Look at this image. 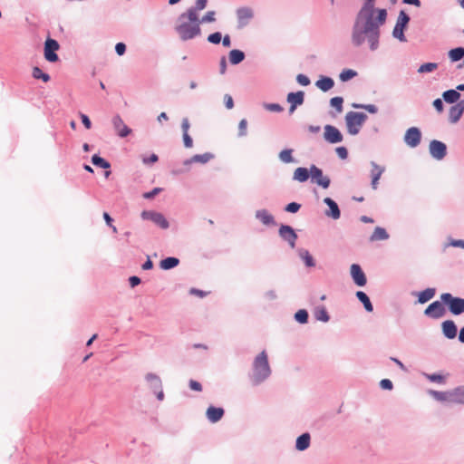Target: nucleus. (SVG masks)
I'll return each instance as SVG.
<instances>
[{
	"mask_svg": "<svg viewBox=\"0 0 464 464\" xmlns=\"http://www.w3.org/2000/svg\"><path fill=\"white\" fill-rule=\"evenodd\" d=\"M255 218L265 226L269 227L275 226L276 224L274 216L265 208L256 210L255 213Z\"/></svg>",
	"mask_w": 464,
	"mask_h": 464,
	"instance_id": "25",
	"label": "nucleus"
},
{
	"mask_svg": "<svg viewBox=\"0 0 464 464\" xmlns=\"http://www.w3.org/2000/svg\"><path fill=\"white\" fill-rule=\"evenodd\" d=\"M280 237L288 243V245L294 248L297 239V234L295 229L289 225H281L278 229Z\"/></svg>",
	"mask_w": 464,
	"mask_h": 464,
	"instance_id": "15",
	"label": "nucleus"
},
{
	"mask_svg": "<svg viewBox=\"0 0 464 464\" xmlns=\"http://www.w3.org/2000/svg\"><path fill=\"white\" fill-rule=\"evenodd\" d=\"M286 101L293 106H301L304 102V92L303 91L289 92L286 96Z\"/></svg>",
	"mask_w": 464,
	"mask_h": 464,
	"instance_id": "28",
	"label": "nucleus"
},
{
	"mask_svg": "<svg viewBox=\"0 0 464 464\" xmlns=\"http://www.w3.org/2000/svg\"><path fill=\"white\" fill-rule=\"evenodd\" d=\"M315 86L325 92L334 86V81L329 76H321L315 82Z\"/></svg>",
	"mask_w": 464,
	"mask_h": 464,
	"instance_id": "30",
	"label": "nucleus"
},
{
	"mask_svg": "<svg viewBox=\"0 0 464 464\" xmlns=\"http://www.w3.org/2000/svg\"><path fill=\"white\" fill-rule=\"evenodd\" d=\"M296 82L302 86H308L311 83L309 77L302 73L296 76Z\"/></svg>",
	"mask_w": 464,
	"mask_h": 464,
	"instance_id": "56",
	"label": "nucleus"
},
{
	"mask_svg": "<svg viewBox=\"0 0 464 464\" xmlns=\"http://www.w3.org/2000/svg\"><path fill=\"white\" fill-rule=\"evenodd\" d=\"M324 203L328 207V209L324 211V215L334 220L339 219L341 217V210L338 204L329 197L324 198Z\"/></svg>",
	"mask_w": 464,
	"mask_h": 464,
	"instance_id": "19",
	"label": "nucleus"
},
{
	"mask_svg": "<svg viewBox=\"0 0 464 464\" xmlns=\"http://www.w3.org/2000/svg\"><path fill=\"white\" fill-rule=\"evenodd\" d=\"M264 108L269 111L281 112L284 108L279 103H264Z\"/></svg>",
	"mask_w": 464,
	"mask_h": 464,
	"instance_id": "55",
	"label": "nucleus"
},
{
	"mask_svg": "<svg viewBox=\"0 0 464 464\" xmlns=\"http://www.w3.org/2000/svg\"><path fill=\"white\" fill-rule=\"evenodd\" d=\"M254 16L253 10L249 7H240L237 10L238 27H245Z\"/></svg>",
	"mask_w": 464,
	"mask_h": 464,
	"instance_id": "20",
	"label": "nucleus"
},
{
	"mask_svg": "<svg viewBox=\"0 0 464 464\" xmlns=\"http://www.w3.org/2000/svg\"><path fill=\"white\" fill-rule=\"evenodd\" d=\"M356 297L363 304V307L367 312L371 313L373 311V305L366 293L363 291H357Z\"/></svg>",
	"mask_w": 464,
	"mask_h": 464,
	"instance_id": "39",
	"label": "nucleus"
},
{
	"mask_svg": "<svg viewBox=\"0 0 464 464\" xmlns=\"http://www.w3.org/2000/svg\"><path fill=\"white\" fill-rule=\"evenodd\" d=\"M295 320L301 324H305L308 323L309 314L305 309H299L294 315Z\"/></svg>",
	"mask_w": 464,
	"mask_h": 464,
	"instance_id": "44",
	"label": "nucleus"
},
{
	"mask_svg": "<svg viewBox=\"0 0 464 464\" xmlns=\"http://www.w3.org/2000/svg\"><path fill=\"white\" fill-rule=\"evenodd\" d=\"M368 116L364 112L349 111L345 115V124L350 135H357Z\"/></svg>",
	"mask_w": 464,
	"mask_h": 464,
	"instance_id": "3",
	"label": "nucleus"
},
{
	"mask_svg": "<svg viewBox=\"0 0 464 464\" xmlns=\"http://www.w3.org/2000/svg\"><path fill=\"white\" fill-rule=\"evenodd\" d=\"M175 31L179 34L181 41H188L196 38L201 34L200 25L198 24H191L187 21H179L176 25Z\"/></svg>",
	"mask_w": 464,
	"mask_h": 464,
	"instance_id": "4",
	"label": "nucleus"
},
{
	"mask_svg": "<svg viewBox=\"0 0 464 464\" xmlns=\"http://www.w3.org/2000/svg\"><path fill=\"white\" fill-rule=\"evenodd\" d=\"M246 58V54L243 51L238 49H233L228 53L229 63L232 65H237L242 63Z\"/></svg>",
	"mask_w": 464,
	"mask_h": 464,
	"instance_id": "31",
	"label": "nucleus"
},
{
	"mask_svg": "<svg viewBox=\"0 0 464 464\" xmlns=\"http://www.w3.org/2000/svg\"><path fill=\"white\" fill-rule=\"evenodd\" d=\"M179 265V259L175 256H168L166 258H163L160 262V267L162 270H170L175 268Z\"/></svg>",
	"mask_w": 464,
	"mask_h": 464,
	"instance_id": "33",
	"label": "nucleus"
},
{
	"mask_svg": "<svg viewBox=\"0 0 464 464\" xmlns=\"http://www.w3.org/2000/svg\"><path fill=\"white\" fill-rule=\"evenodd\" d=\"M215 15H216L215 11H208L200 19L201 24L215 22V20H216Z\"/></svg>",
	"mask_w": 464,
	"mask_h": 464,
	"instance_id": "54",
	"label": "nucleus"
},
{
	"mask_svg": "<svg viewBox=\"0 0 464 464\" xmlns=\"http://www.w3.org/2000/svg\"><path fill=\"white\" fill-rule=\"evenodd\" d=\"M429 150L433 159L441 160L447 155V145L440 140H432L430 142Z\"/></svg>",
	"mask_w": 464,
	"mask_h": 464,
	"instance_id": "11",
	"label": "nucleus"
},
{
	"mask_svg": "<svg viewBox=\"0 0 464 464\" xmlns=\"http://www.w3.org/2000/svg\"><path fill=\"white\" fill-rule=\"evenodd\" d=\"M215 158V155L211 152H205L203 154H196L189 159L183 161L184 166H189L193 163L206 164Z\"/></svg>",
	"mask_w": 464,
	"mask_h": 464,
	"instance_id": "23",
	"label": "nucleus"
},
{
	"mask_svg": "<svg viewBox=\"0 0 464 464\" xmlns=\"http://www.w3.org/2000/svg\"><path fill=\"white\" fill-rule=\"evenodd\" d=\"M460 98V93L457 91V89H450L442 93V99L445 102L453 104L457 102Z\"/></svg>",
	"mask_w": 464,
	"mask_h": 464,
	"instance_id": "32",
	"label": "nucleus"
},
{
	"mask_svg": "<svg viewBox=\"0 0 464 464\" xmlns=\"http://www.w3.org/2000/svg\"><path fill=\"white\" fill-rule=\"evenodd\" d=\"M301 204L297 202H290L285 207V211L288 213H296L300 210Z\"/></svg>",
	"mask_w": 464,
	"mask_h": 464,
	"instance_id": "53",
	"label": "nucleus"
},
{
	"mask_svg": "<svg viewBox=\"0 0 464 464\" xmlns=\"http://www.w3.org/2000/svg\"><path fill=\"white\" fill-rule=\"evenodd\" d=\"M33 77L34 79H41L43 82H47L50 81V75L44 72L39 67L35 66L33 68Z\"/></svg>",
	"mask_w": 464,
	"mask_h": 464,
	"instance_id": "45",
	"label": "nucleus"
},
{
	"mask_svg": "<svg viewBox=\"0 0 464 464\" xmlns=\"http://www.w3.org/2000/svg\"><path fill=\"white\" fill-rule=\"evenodd\" d=\"M338 157L342 160H346L348 157V150L345 147L341 146L335 149Z\"/></svg>",
	"mask_w": 464,
	"mask_h": 464,
	"instance_id": "59",
	"label": "nucleus"
},
{
	"mask_svg": "<svg viewBox=\"0 0 464 464\" xmlns=\"http://www.w3.org/2000/svg\"><path fill=\"white\" fill-rule=\"evenodd\" d=\"M162 190L161 188H154L152 190L145 192L143 194V198L146 199H152L154 198L160 191Z\"/></svg>",
	"mask_w": 464,
	"mask_h": 464,
	"instance_id": "58",
	"label": "nucleus"
},
{
	"mask_svg": "<svg viewBox=\"0 0 464 464\" xmlns=\"http://www.w3.org/2000/svg\"><path fill=\"white\" fill-rule=\"evenodd\" d=\"M464 112L460 110H459V108L456 106V105H452L450 108V111H449V121L450 123H457L459 119L461 118L462 114Z\"/></svg>",
	"mask_w": 464,
	"mask_h": 464,
	"instance_id": "42",
	"label": "nucleus"
},
{
	"mask_svg": "<svg viewBox=\"0 0 464 464\" xmlns=\"http://www.w3.org/2000/svg\"><path fill=\"white\" fill-rule=\"evenodd\" d=\"M272 375V369L266 350L260 352L253 360L248 379L252 386L256 387L266 382Z\"/></svg>",
	"mask_w": 464,
	"mask_h": 464,
	"instance_id": "2",
	"label": "nucleus"
},
{
	"mask_svg": "<svg viewBox=\"0 0 464 464\" xmlns=\"http://www.w3.org/2000/svg\"><path fill=\"white\" fill-rule=\"evenodd\" d=\"M343 97L335 96L330 100V105L332 107H334L336 110V111L339 113L343 111Z\"/></svg>",
	"mask_w": 464,
	"mask_h": 464,
	"instance_id": "47",
	"label": "nucleus"
},
{
	"mask_svg": "<svg viewBox=\"0 0 464 464\" xmlns=\"http://www.w3.org/2000/svg\"><path fill=\"white\" fill-rule=\"evenodd\" d=\"M464 47L459 46L452 48L448 52V57L451 63H457L463 59Z\"/></svg>",
	"mask_w": 464,
	"mask_h": 464,
	"instance_id": "38",
	"label": "nucleus"
},
{
	"mask_svg": "<svg viewBox=\"0 0 464 464\" xmlns=\"http://www.w3.org/2000/svg\"><path fill=\"white\" fill-rule=\"evenodd\" d=\"M112 126L117 132V135L121 138H125L131 133V129L129 128L119 114L113 116Z\"/></svg>",
	"mask_w": 464,
	"mask_h": 464,
	"instance_id": "16",
	"label": "nucleus"
},
{
	"mask_svg": "<svg viewBox=\"0 0 464 464\" xmlns=\"http://www.w3.org/2000/svg\"><path fill=\"white\" fill-rule=\"evenodd\" d=\"M425 377L430 381V382H439V383H442L444 382L445 381V378L444 376H442L441 374H439V373H426L425 374Z\"/></svg>",
	"mask_w": 464,
	"mask_h": 464,
	"instance_id": "51",
	"label": "nucleus"
},
{
	"mask_svg": "<svg viewBox=\"0 0 464 464\" xmlns=\"http://www.w3.org/2000/svg\"><path fill=\"white\" fill-rule=\"evenodd\" d=\"M80 118H81V121H82L83 126L86 129L90 130L92 128V121H91L90 118L86 114L82 113V112L80 113Z\"/></svg>",
	"mask_w": 464,
	"mask_h": 464,
	"instance_id": "64",
	"label": "nucleus"
},
{
	"mask_svg": "<svg viewBox=\"0 0 464 464\" xmlns=\"http://www.w3.org/2000/svg\"><path fill=\"white\" fill-rule=\"evenodd\" d=\"M145 380L149 383V386L152 392H157L160 387H162L161 379L155 373H147L145 375Z\"/></svg>",
	"mask_w": 464,
	"mask_h": 464,
	"instance_id": "29",
	"label": "nucleus"
},
{
	"mask_svg": "<svg viewBox=\"0 0 464 464\" xmlns=\"http://www.w3.org/2000/svg\"><path fill=\"white\" fill-rule=\"evenodd\" d=\"M435 294H436L435 288H431V287L426 288L425 290L418 293V302L420 304H425V303L429 302L430 299H432L433 296L435 295Z\"/></svg>",
	"mask_w": 464,
	"mask_h": 464,
	"instance_id": "37",
	"label": "nucleus"
},
{
	"mask_svg": "<svg viewBox=\"0 0 464 464\" xmlns=\"http://www.w3.org/2000/svg\"><path fill=\"white\" fill-rule=\"evenodd\" d=\"M140 217L144 220H150L155 225L162 229H167L169 227V223L163 214L154 210H143Z\"/></svg>",
	"mask_w": 464,
	"mask_h": 464,
	"instance_id": "8",
	"label": "nucleus"
},
{
	"mask_svg": "<svg viewBox=\"0 0 464 464\" xmlns=\"http://www.w3.org/2000/svg\"><path fill=\"white\" fill-rule=\"evenodd\" d=\"M404 142L411 148L419 146L421 140V131L417 127L409 128L403 138Z\"/></svg>",
	"mask_w": 464,
	"mask_h": 464,
	"instance_id": "12",
	"label": "nucleus"
},
{
	"mask_svg": "<svg viewBox=\"0 0 464 464\" xmlns=\"http://www.w3.org/2000/svg\"><path fill=\"white\" fill-rule=\"evenodd\" d=\"M311 176V168L307 169L304 167H298L295 169L293 174V179L298 182L304 183L308 180Z\"/></svg>",
	"mask_w": 464,
	"mask_h": 464,
	"instance_id": "27",
	"label": "nucleus"
},
{
	"mask_svg": "<svg viewBox=\"0 0 464 464\" xmlns=\"http://www.w3.org/2000/svg\"><path fill=\"white\" fill-rule=\"evenodd\" d=\"M441 331L447 339H454L458 334V328L454 321L446 320L441 324Z\"/></svg>",
	"mask_w": 464,
	"mask_h": 464,
	"instance_id": "24",
	"label": "nucleus"
},
{
	"mask_svg": "<svg viewBox=\"0 0 464 464\" xmlns=\"http://www.w3.org/2000/svg\"><path fill=\"white\" fill-rule=\"evenodd\" d=\"M293 149H285L281 150L278 154L280 161L285 164L295 162V160L293 157Z\"/></svg>",
	"mask_w": 464,
	"mask_h": 464,
	"instance_id": "41",
	"label": "nucleus"
},
{
	"mask_svg": "<svg viewBox=\"0 0 464 464\" xmlns=\"http://www.w3.org/2000/svg\"><path fill=\"white\" fill-rule=\"evenodd\" d=\"M311 435L308 432H304L298 436L295 440V449L298 451H304L310 447Z\"/></svg>",
	"mask_w": 464,
	"mask_h": 464,
	"instance_id": "26",
	"label": "nucleus"
},
{
	"mask_svg": "<svg viewBox=\"0 0 464 464\" xmlns=\"http://www.w3.org/2000/svg\"><path fill=\"white\" fill-rule=\"evenodd\" d=\"M189 294L192 295H197L200 298H204L208 295V292L194 287L189 289Z\"/></svg>",
	"mask_w": 464,
	"mask_h": 464,
	"instance_id": "61",
	"label": "nucleus"
},
{
	"mask_svg": "<svg viewBox=\"0 0 464 464\" xmlns=\"http://www.w3.org/2000/svg\"><path fill=\"white\" fill-rule=\"evenodd\" d=\"M437 68H438V63H426L421 64L419 67L418 72L419 73L431 72L434 70H436Z\"/></svg>",
	"mask_w": 464,
	"mask_h": 464,
	"instance_id": "48",
	"label": "nucleus"
},
{
	"mask_svg": "<svg viewBox=\"0 0 464 464\" xmlns=\"http://www.w3.org/2000/svg\"><path fill=\"white\" fill-rule=\"evenodd\" d=\"M200 12L198 9H195L194 6L189 7L186 12L180 14L178 17V21H187L191 24H198L200 25L201 22L198 13Z\"/></svg>",
	"mask_w": 464,
	"mask_h": 464,
	"instance_id": "21",
	"label": "nucleus"
},
{
	"mask_svg": "<svg viewBox=\"0 0 464 464\" xmlns=\"http://www.w3.org/2000/svg\"><path fill=\"white\" fill-rule=\"evenodd\" d=\"M225 414V410L222 407H216L210 405L206 411V417L211 423L219 421Z\"/></svg>",
	"mask_w": 464,
	"mask_h": 464,
	"instance_id": "22",
	"label": "nucleus"
},
{
	"mask_svg": "<svg viewBox=\"0 0 464 464\" xmlns=\"http://www.w3.org/2000/svg\"><path fill=\"white\" fill-rule=\"evenodd\" d=\"M350 271L353 281L357 286L362 287L366 285L367 278L360 265L353 264Z\"/></svg>",
	"mask_w": 464,
	"mask_h": 464,
	"instance_id": "17",
	"label": "nucleus"
},
{
	"mask_svg": "<svg viewBox=\"0 0 464 464\" xmlns=\"http://www.w3.org/2000/svg\"><path fill=\"white\" fill-rule=\"evenodd\" d=\"M387 19L386 9H377V15L356 14L351 33V43L358 48L367 43L371 51L380 45L381 29Z\"/></svg>",
	"mask_w": 464,
	"mask_h": 464,
	"instance_id": "1",
	"label": "nucleus"
},
{
	"mask_svg": "<svg viewBox=\"0 0 464 464\" xmlns=\"http://www.w3.org/2000/svg\"><path fill=\"white\" fill-rule=\"evenodd\" d=\"M440 299L452 314L459 315L464 313V298L453 296L450 293H443Z\"/></svg>",
	"mask_w": 464,
	"mask_h": 464,
	"instance_id": "5",
	"label": "nucleus"
},
{
	"mask_svg": "<svg viewBox=\"0 0 464 464\" xmlns=\"http://www.w3.org/2000/svg\"><path fill=\"white\" fill-rule=\"evenodd\" d=\"M324 138L327 142L336 144L343 141V136L335 126L327 124L324 126Z\"/></svg>",
	"mask_w": 464,
	"mask_h": 464,
	"instance_id": "13",
	"label": "nucleus"
},
{
	"mask_svg": "<svg viewBox=\"0 0 464 464\" xmlns=\"http://www.w3.org/2000/svg\"><path fill=\"white\" fill-rule=\"evenodd\" d=\"M377 9L374 6V0H365L364 4L357 13L358 14L372 15L377 13Z\"/></svg>",
	"mask_w": 464,
	"mask_h": 464,
	"instance_id": "34",
	"label": "nucleus"
},
{
	"mask_svg": "<svg viewBox=\"0 0 464 464\" xmlns=\"http://www.w3.org/2000/svg\"><path fill=\"white\" fill-rule=\"evenodd\" d=\"M389 237H390V236L385 228H383L382 227H376L374 228L373 233L370 237V241L371 242L381 241V240L382 241V240H387Z\"/></svg>",
	"mask_w": 464,
	"mask_h": 464,
	"instance_id": "36",
	"label": "nucleus"
},
{
	"mask_svg": "<svg viewBox=\"0 0 464 464\" xmlns=\"http://www.w3.org/2000/svg\"><path fill=\"white\" fill-rule=\"evenodd\" d=\"M115 52L119 56H122L126 53V44L124 43H117Z\"/></svg>",
	"mask_w": 464,
	"mask_h": 464,
	"instance_id": "62",
	"label": "nucleus"
},
{
	"mask_svg": "<svg viewBox=\"0 0 464 464\" xmlns=\"http://www.w3.org/2000/svg\"><path fill=\"white\" fill-rule=\"evenodd\" d=\"M158 160H159V157L155 153H152L150 157H144L142 159V162L146 165L153 164V163L157 162Z\"/></svg>",
	"mask_w": 464,
	"mask_h": 464,
	"instance_id": "63",
	"label": "nucleus"
},
{
	"mask_svg": "<svg viewBox=\"0 0 464 464\" xmlns=\"http://www.w3.org/2000/svg\"><path fill=\"white\" fill-rule=\"evenodd\" d=\"M312 180L323 188H328L331 184V179L328 176L323 174V170L315 165H311Z\"/></svg>",
	"mask_w": 464,
	"mask_h": 464,
	"instance_id": "14",
	"label": "nucleus"
},
{
	"mask_svg": "<svg viewBox=\"0 0 464 464\" xmlns=\"http://www.w3.org/2000/svg\"><path fill=\"white\" fill-rule=\"evenodd\" d=\"M297 252L299 257L304 261L306 267L315 266V261L307 249L299 248Z\"/></svg>",
	"mask_w": 464,
	"mask_h": 464,
	"instance_id": "35",
	"label": "nucleus"
},
{
	"mask_svg": "<svg viewBox=\"0 0 464 464\" xmlns=\"http://www.w3.org/2000/svg\"><path fill=\"white\" fill-rule=\"evenodd\" d=\"M92 163L101 169H108L111 168V163L105 159L102 158L98 154H94L92 157Z\"/></svg>",
	"mask_w": 464,
	"mask_h": 464,
	"instance_id": "43",
	"label": "nucleus"
},
{
	"mask_svg": "<svg viewBox=\"0 0 464 464\" xmlns=\"http://www.w3.org/2000/svg\"><path fill=\"white\" fill-rule=\"evenodd\" d=\"M459 386L447 392L430 390L429 393L438 401L461 404Z\"/></svg>",
	"mask_w": 464,
	"mask_h": 464,
	"instance_id": "6",
	"label": "nucleus"
},
{
	"mask_svg": "<svg viewBox=\"0 0 464 464\" xmlns=\"http://www.w3.org/2000/svg\"><path fill=\"white\" fill-rule=\"evenodd\" d=\"M314 315L317 321L327 323L330 320V315L324 305L316 306Z\"/></svg>",
	"mask_w": 464,
	"mask_h": 464,
	"instance_id": "40",
	"label": "nucleus"
},
{
	"mask_svg": "<svg viewBox=\"0 0 464 464\" xmlns=\"http://www.w3.org/2000/svg\"><path fill=\"white\" fill-rule=\"evenodd\" d=\"M444 305L441 300L434 301L426 307L424 315L432 319L441 318L446 313Z\"/></svg>",
	"mask_w": 464,
	"mask_h": 464,
	"instance_id": "10",
	"label": "nucleus"
},
{
	"mask_svg": "<svg viewBox=\"0 0 464 464\" xmlns=\"http://www.w3.org/2000/svg\"><path fill=\"white\" fill-rule=\"evenodd\" d=\"M357 75V72L353 69H344L339 75L342 82H348Z\"/></svg>",
	"mask_w": 464,
	"mask_h": 464,
	"instance_id": "46",
	"label": "nucleus"
},
{
	"mask_svg": "<svg viewBox=\"0 0 464 464\" xmlns=\"http://www.w3.org/2000/svg\"><path fill=\"white\" fill-rule=\"evenodd\" d=\"M371 187L372 189L378 188L379 179L385 171V167L377 164L375 161H371Z\"/></svg>",
	"mask_w": 464,
	"mask_h": 464,
	"instance_id": "18",
	"label": "nucleus"
},
{
	"mask_svg": "<svg viewBox=\"0 0 464 464\" xmlns=\"http://www.w3.org/2000/svg\"><path fill=\"white\" fill-rule=\"evenodd\" d=\"M380 387L382 389V390H388V391H391L392 390L393 388V384H392V382L389 379H382L381 382H380Z\"/></svg>",
	"mask_w": 464,
	"mask_h": 464,
	"instance_id": "60",
	"label": "nucleus"
},
{
	"mask_svg": "<svg viewBox=\"0 0 464 464\" xmlns=\"http://www.w3.org/2000/svg\"><path fill=\"white\" fill-rule=\"evenodd\" d=\"M222 40V34L220 32H215L208 36V41L213 44H220Z\"/></svg>",
	"mask_w": 464,
	"mask_h": 464,
	"instance_id": "52",
	"label": "nucleus"
},
{
	"mask_svg": "<svg viewBox=\"0 0 464 464\" xmlns=\"http://www.w3.org/2000/svg\"><path fill=\"white\" fill-rule=\"evenodd\" d=\"M432 105L437 112L441 113L444 111L443 99L437 98L433 101Z\"/></svg>",
	"mask_w": 464,
	"mask_h": 464,
	"instance_id": "57",
	"label": "nucleus"
},
{
	"mask_svg": "<svg viewBox=\"0 0 464 464\" xmlns=\"http://www.w3.org/2000/svg\"><path fill=\"white\" fill-rule=\"evenodd\" d=\"M247 134V121L246 119H242L238 124V133L237 136L239 138L245 137Z\"/></svg>",
	"mask_w": 464,
	"mask_h": 464,
	"instance_id": "50",
	"label": "nucleus"
},
{
	"mask_svg": "<svg viewBox=\"0 0 464 464\" xmlns=\"http://www.w3.org/2000/svg\"><path fill=\"white\" fill-rule=\"evenodd\" d=\"M410 20V15L404 10H401L397 17L395 26L392 30V36L395 39H398L402 43L407 41L404 31L407 29Z\"/></svg>",
	"mask_w": 464,
	"mask_h": 464,
	"instance_id": "7",
	"label": "nucleus"
},
{
	"mask_svg": "<svg viewBox=\"0 0 464 464\" xmlns=\"http://www.w3.org/2000/svg\"><path fill=\"white\" fill-rule=\"evenodd\" d=\"M60 48L59 43L53 39L48 37L45 40L44 43V54L46 61L50 63H55L59 60V57L56 53V51H58Z\"/></svg>",
	"mask_w": 464,
	"mask_h": 464,
	"instance_id": "9",
	"label": "nucleus"
},
{
	"mask_svg": "<svg viewBox=\"0 0 464 464\" xmlns=\"http://www.w3.org/2000/svg\"><path fill=\"white\" fill-rule=\"evenodd\" d=\"M353 107L356 109H363L372 114H375L378 112V107L374 104L353 103Z\"/></svg>",
	"mask_w": 464,
	"mask_h": 464,
	"instance_id": "49",
	"label": "nucleus"
}]
</instances>
